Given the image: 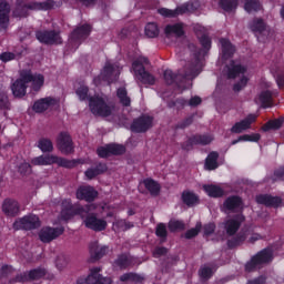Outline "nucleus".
I'll return each mask as SVG.
<instances>
[{"mask_svg":"<svg viewBox=\"0 0 284 284\" xmlns=\"http://www.w3.org/2000/svg\"><path fill=\"white\" fill-rule=\"evenodd\" d=\"M41 225L37 215H27L13 223L14 230H36Z\"/></svg>","mask_w":284,"mask_h":284,"instance_id":"9","label":"nucleus"},{"mask_svg":"<svg viewBox=\"0 0 284 284\" xmlns=\"http://www.w3.org/2000/svg\"><path fill=\"white\" fill-rule=\"evenodd\" d=\"M261 139L260 134H254V135H242L239 138V140H235L232 142V145H236L239 141H258Z\"/></svg>","mask_w":284,"mask_h":284,"instance_id":"46","label":"nucleus"},{"mask_svg":"<svg viewBox=\"0 0 284 284\" xmlns=\"http://www.w3.org/2000/svg\"><path fill=\"white\" fill-rule=\"evenodd\" d=\"M99 174H101V172L99 170H94V169H89L85 171V176L87 179H94V176H99Z\"/></svg>","mask_w":284,"mask_h":284,"instance_id":"56","label":"nucleus"},{"mask_svg":"<svg viewBox=\"0 0 284 284\" xmlns=\"http://www.w3.org/2000/svg\"><path fill=\"white\" fill-rule=\"evenodd\" d=\"M90 32H92V27H90V24H84L72 32L71 39L72 41L77 39H85V37L90 36Z\"/></svg>","mask_w":284,"mask_h":284,"instance_id":"27","label":"nucleus"},{"mask_svg":"<svg viewBox=\"0 0 284 284\" xmlns=\"http://www.w3.org/2000/svg\"><path fill=\"white\" fill-rule=\"evenodd\" d=\"M214 141L212 135H195L189 140L190 145H210Z\"/></svg>","mask_w":284,"mask_h":284,"instance_id":"29","label":"nucleus"},{"mask_svg":"<svg viewBox=\"0 0 284 284\" xmlns=\"http://www.w3.org/2000/svg\"><path fill=\"white\" fill-rule=\"evenodd\" d=\"M164 79H165L166 83H174V79H176V75H174V73H172V70H165Z\"/></svg>","mask_w":284,"mask_h":284,"instance_id":"55","label":"nucleus"},{"mask_svg":"<svg viewBox=\"0 0 284 284\" xmlns=\"http://www.w3.org/2000/svg\"><path fill=\"white\" fill-rule=\"evenodd\" d=\"M2 211L7 216H17V214H19V202L14 200H4Z\"/></svg>","mask_w":284,"mask_h":284,"instance_id":"21","label":"nucleus"},{"mask_svg":"<svg viewBox=\"0 0 284 284\" xmlns=\"http://www.w3.org/2000/svg\"><path fill=\"white\" fill-rule=\"evenodd\" d=\"M251 30H253V32H263V30H265V23L263 22V20L257 19L253 21Z\"/></svg>","mask_w":284,"mask_h":284,"instance_id":"45","label":"nucleus"},{"mask_svg":"<svg viewBox=\"0 0 284 284\" xmlns=\"http://www.w3.org/2000/svg\"><path fill=\"white\" fill-rule=\"evenodd\" d=\"M10 23V6L7 2H0V26L1 28H8Z\"/></svg>","mask_w":284,"mask_h":284,"instance_id":"23","label":"nucleus"},{"mask_svg":"<svg viewBox=\"0 0 284 284\" xmlns=\"http://www.w3.org/2000/svg\"><path fill=\"white\" fill-rule=\"evenodd\" d=\"M201 232V223H197L194 229L189 230L185 233V239H194Z\"/></svg>","mask_w":284,"mask_h":284,"instance_id":"48","label":"nucleus"},{"mask_svg":"<svg viewBox=\"0 0 284 284\" xmlns=\"http://www.w3.org/2000/svg\"><path fill=\"white\" fill-rule=\"evenodd\" d=\"M141 185H144V187L149 190L150 194L156 195L159 192H161V185H159V183L152 179L144 180Z\"/></svg>","mask_w":284,"mask_h":284,"instance_id":"31","label":"nucleus"},{"mask_svg":"<svg viewBox=\"0 0 284 284\" xmlns=\"http://www.w3.org/2000/svg\"><path fill=\"white\" fill-rule=\"evenodd\" d=\"M89 106L95 116H112L116 112V106L108 104L102 97L95 95L90 98Z\"/></svg>","mask_w":284,"mask_h":284,"instance_id":"3","label":"nucleus"},{"mask_svg":"<svg viewBox=\"0 0 284 284\" xmlns=\"http://www.w3.org/2000/svg\"><path fill=\"white\" fill-rule=\"evenodd\" d=\"M145 34L150 39H154V37H159V27L156 26V23L146 24Z\"/></svg>","mask_w":284,"mask_h":284,"instance_id":"39","label":"nucleus"},{"mask_svg":"<svg viewBox=\"0 0 284 284\" xmlns=\"http://www.w3.org/2000/svg\"><path fill=\"white\" fill-rule=\"evenodd\" d=\"M150 128H152V118L148 115L136 119L131 125L132 132H148Z\"/></svg>","mask_w":284,"mask_h":284,"instance_id":"14","label":"nucleus"},{"mask_svg":"<svg viewBox=\"0 0 284 284\" xmlns=\"http://www.w3.org/2000/svg\"><path fill=\"white\" fill-rule=\"evenodd\" d=\"M110 152L112 154H123L125 152V146L121 144H110Z\"/></svg>","mask_w":284,"mask_h":284,"instance_id":"47","label":"nucleus"},{"mask_svg":"<svg viewBox=\"0 0 284 284\" xmlns=\"http://www.w3.org/2000/svg\"><path fill=\"white\" fill-rule=\"evenodd\" d=\"M116 265L122 268L128 267L130 265V257H128V255L120 256L116 261Z\"/></svg>","mask_w":284,"mask_h":284,"instance_id":"51","label":"nucleus"},{"mask_svg":"<svg viewBox=\"0 0 284 284\" xmlns=\"http://www.w3.org/2000/svg\"><path fill=\"white\" fill-rule=\"evenodd\" d=\"M1 61L8 62L14 60V53L4 52L0 55Z\"/></svg>","mask_w":284,"mask_h":284,"instance_id":"59","label":"nucleus"},{"mask_svg":"<svg viewBox=\"0 0 284 284\" xmlns=\"http://www.w3.org/2000/svg\"><path fill=\"white\" fill-rule=\"evenodd\" d=\"M57 105V100L52 99V98H43L38 100L34 104H33V110L34 112L41 113V112H45V110H50V108Z\"/></svg>","mask_w":284,"mask_h":284,"instance_id":"18","label":"nucleus"},{"mask_svg":"<svg viewBox=\"0 0 284 284\" xmlns=\"http://www.w3.org/2000/svg\"><path fill=\"white\" fill-rule=\"evenodd\" d=\"M113 227H115V229L120 227V230L125 231V230H130V227H133V225L128 224L125 221L121 220L118 223H114Z\"/></svg>","mask_w":284,"mask_h":284,"instance_id":"54","label":"nucleus"},{"mask_svg":"<svg viewBox=\"0 0 284 284\" xmlns=\"http://www.w3.org/2000/svg\"><path fill=\"white\" fill-rule=\"evenodd\" d=\"M254 121H256V114H251L245 120L235 123L232 126L231 132L234 134H241V132H244V130H250V126L252 123H254Z\"/></svg>","mask_w":284,"mask_h":284,"instance_id":"16","label":"nucleus"},{"mask_svg":"<svg viewBox=\"0 0 284 284\" xmlns=\"http://www.w3.org/2000/svg\"><path fill=\"white\" fill-rule=\"evenodd\" d=\"M118 99L122 105H130L131 103L130 97H128V90H125V88L118 89Z\"/></svg>","mask_w":284,"mask_h":284,"instance_id":"38","label":"nucleus"},{"mask_svg":"<svg viewBox=\"0 0 284 284\" xmlns=\"http://www.w3.org/2000/svg\"><path fill=\"white\" fill-rule=\"evenodd\" d=\"M283 125V121L281 120H272L268 121L266 124L263 125L262 130L267 132L268 130H278Z\"/></svg>","mask_w":284,"mask_h":284,"instance_id":"40","label":"nucleus"},{"mask_svg":"<svg viewBox=\"0 0 284 284\" xmlns=\"http://www.w3.org/2000/svg\"><path fill=\"white\" fill-rule=\"evenodd\" d=\"M62 205L64 209L61 212V216L64 221H70L74 214H79L82 216L85 227L93 230L94 232H103V230L108 227V222H105V220L98 219L92 212H95V210L101 212L102 210V212H108L106 216H114V211H110V206L108 204L103 206L91 204L84 209H75L70 204V201H64Z\"/></svg>","mask_w":284,"mask_h":284,"instance_id":"1","label":"nucleus"},{"mask_svg":"<svg viewBox=\"0 0 284 284\" xmlns=\"http://www.w3.org/2000/svg\"><path fill=\"white\" fill-rule=\"evenodd\" d=\"M203 190L206 192L209 196H213L214 199L219 196H223V189L216 185H204Z\"/></svg>","mask_w":284,"mask_h":284,"instance_id":"33","label":"nucleus"},{"mask_svg":"<svg viewBox=\"0 0 284 284\" xmlns=\"http://www.w3.org/2000/svg\"><path fill=\"white\" fill-rule=\"evenodd\" d=\"M256 202L271 207H278V205H281V199L272 197L270 195H258Z\"/></svg>","mask_w":284,"mask_h":284,"instance_id":"25","label":"nucleus"},{"mask_svg":"<svg viewBox=\"0 0 284 284\" xmlns=\"http://www.w3.org/2000/svg\"><path fill=\"white\" fill-rule=\"evenodd\" d=\"M275 176H277V179H280L281 181H284V169L276 171Z\"/></svg>","mask_w":284,"mask_h":284,"instance_id":"64","label":"nucleus"},{"mask_svg":"<svg viewBox=\"0 0 284 284\" xmlns=\"http://www.w3.org/2000/svg\"><path fill=\"white\" fill-rule=\"evenodd\" d=\"M90 254L92 258L99 260L103 258L105 256V253L108 252L106 246H100L99 242H92L89 246Z\"/></svg>","mask_w":284,"mask_h":284,"instance_id":"22","label":"nucleus"},{"mask_svg":"<svg viewBox=\"0 0 284 284\" xmlns=\"http://www.w3.org/2000/svg\"><path fill=\"white\" fill-rule=\"evenodd\" d=\"M45 79L42 74H32L31 71H21L20 79L12 85V93L18 97H26V90L30 88L31 92H39L43 88Z\"/></svg>","mask_w":284,"mask_h":284,"instance_id":"2","label":"nucleus"},{"mask_svg":"<svg viewBox=\"0 0 284 284\" xmlns=\"http://www.w3.org/2000/svg\"><path fill=\"white\" fill-rule=\"evenodd\" d=\"M244 9L246 12H256L257 10H261V4L256 0H248L245 3Z\"/></svg>","mask_w":284,"mask_h":284,"instance_id":"43","label":"nucleus"},{"mask_svg":"<svg viewBox=\"0 0 284 284\" xmlns=\"http://www.w3.org/2000/svg\"><path fill=\"white\" fill-rule=\"evenodd\" d=\"M58 148L63 154H70L73 152L74 146L72 144V138L68 133H60L58 136Z\"/></svg>","mask_w":284,"mask_h":284,"instance_id":"13","label":"nucleus"},{"mask_svg":"<svg viewBox=\"0 0 284 284\" xmlns=\"http://www.w3.org/2000/svg\"><path fill=\"white\" fill-rule=\"evenodd\" d=\"M247 236H251L248 239L250 243H254V241H258V239H261V235L258 234H252L250 232H246L243 235H240L234 242L229 241V247H236V245H241V243H243V241H245Z\"/></svg>","mask_w":284,"mask_h":284,"instance_id":"26","label":"nucleus"},{"mask_svg":"<svg viewBox=\"0 0 284 284\" xmlns=\"http://www.w3.org/2000/svg\"><path fill=\"white\" fill-rule=\"evenodd\" d=\"M169 230L171 232H179V230H185V224L179 220H171L169 222Z\"/></svg>","mask_w":284,"mask_h":284,"instance_id":"42","label":"nucleus"},{"mask_svg":"<svg viewBox=\"0 0 284 284\" xmlns=\"http://www.w3.org/2000/svg\"><path fill=\"white\" fill-rule=\"evenodd\" d=\"M220 3L223 10H225L226 12L234 10L237 6L236 0H221Z\"/></svg>","mask_w":284,"mask_h":284,"instance_id":"44","label":"nucleus"},{"mask_svg":"<svg viewBox=\"0 0 284 284\" xmlns=\"http://www.w3.org/2000/svg\"><path fill=\"white\" fill-rule=\"evenodd\" d=\"M270 261H272V250L266 248L254 256L251 262L246 264L245 268L247 272H252V270H256V267H261V265L270 263Z\"/></svg>","mask_w":284,"mask_h":284,"instance_id":"8","label":"nucleus"},{"mask_svg":"<svg viewBox=\"0 0 284 284\" xmlns=\"http://www.w3.org/2000/svg\"><path fill=\"white\" fill-rule=\"evenodd\" d=\"M98 155L101 156V159H105L111 155L110 151V144L106 146H102L98 149Z\"/></svg>","mask_w":284,"mask_h":284,"instance_id":"52","label":"nucleus"},{"mask_svg":"<svg viewBox=\"0 0 284 284\" xmlns=\"http://www.w3.org/2000/svg\"><path fill=\"white\" fill-rule=\"evenodd\" d=\"M45 276V270L43 268H36L33 271H30L28 274H21L17 277V281L19 282H26V281H37L38 278H43Z\"/></svg>","mask_w":284,"mask_h":284,"instance_id":"20","label":"nucleus"},{"mask_svg":"<svg viewBox=\"0 0 284 284\" xmlns=\"http://www.w3.org/2000/svg\"><path fill=\"white\" fill-rule=\"evenodd\" d=\"M182 200L185 205H196V203H199V196L190 191H184L182 193Z\"/></svg>","mask_w":284,"mask_h":284,"instance_id":"34","label":"nucleus"},{"mask_svg":"<svg viewBox=\"0 0 284 284\" xmlns=\"http://www.w3.org/2000/svg\"><path fill=\"white\" fill-rule=\"evenodd\" d=\"M77 94L81 101H85L88 99V87H80L77 89Z\"/></svg>","mask_w":284,"mask_h":284,"instance_id":"53","label":"nucleus"},{"mask_svg":"<svg viewBox=\"0 0 284 284\" xmlns=\"http://www.w3.org/2000/svg\"><path fill=\"white\" fill-rule=\"evenodd\" d=\"M220 43L222 45V58L227 59L229 57L234 54V48L232 43H230L226 39H221Z\"/></svg>","mask_w":284,"mask_h":284,"instance_id":"32","label":"nucleus"},{"mask_svg":"<svg viewBox=\"0 0 284 284\" xmlns=\"http://www.w3.org/2000/svg\"><path fill=\"white\" fill-rule=\"evenodd\" d=\"M205 170H216L219 168V153L211 152L205 160Z\"/></svg>","mask_w":284,"mask_h":284,"instance_id":"30","label":"nucleus"},{"mask_svg":"<svg viewBox=\"0 0 284 284\" xmlns=\"http://www.w3.org/2000/svg\"><path fill=\"white\" fill-rule=\"evenodd\" d=\"M52 163H57L62 168H74L78 162L77 160L70 161L55 155H41L32 160V165H52Z\"/></svg>","mask_w":284,"mask_h":284,"instance_id":"6","label":"nucleus"},{"mask_svg":"<svg viewBox=\"0 0 284 284\" xmlns=\"http://www.w3.org/2000/svg\"><path fill=\"white\" fill-rule=\"evenodd\" d=\"M224 207L226 210L241 212V210H243V202L241 201V197L232 196L224 202Z\"/></svg>","mask_w":284,"mask_h":284,"instance_id":"24","label":"nucleus"},{"mask_svg":"<svg viewBox=\"0 0 284 284\" xmlns=\"http://www.w3.org/2000/svg\"><path fill=\"white\" fill-rule=\"evenodd\" d=\"M163 254H168V250L164 247L155 248V251L153 252L154 256H163Z\"/></svg>","mask_w":284,"mask_h":284,"instance_id":"61","label":"nucleus"},{"mask_svg":"<svg viewBox=\"0 0 284 284\" xmlns=\"http://www.w3.org/2000/svg\"><path fill=\"white\" fill-rule=\"evenodd\" d=\"M36 37L40 43H45L47 45L61 43V36L54 31H38Z\"/></svg>","mask_w":284,"mask_h":284,"instance_id":"10","label":"nucleus"},{"mask_svg":"<svg viewBox=\"0 0 284 284\" xmlns=\"http://www.w3.org/2000/svg\"><path fill=\"white\" fill-rule=\"evenodd\" d=\"M98 194L99 193L92 186H80L77 191V199L81 201H94Z\"/></svg>","mask_w":284,"mask_h":284,"instance_id":"15","label":"nucleus"},{"mask_svg":"<svg viewBox=\"0 0 284 284\" xmlns=\"http://www.w3.org/2000/svg\"><path fill=\"white\" fill-rule=\"evenodd\" d=\"M19 171L21 172V174H30V172H32V168L30 166L29 163L24 162L20 168Z\"/></svg>","mask_w":284,"mask_h":284,"instance_id":"57","label":"nucleus"},{"mask_svg":"<svg viewBox=\"0 0 284 284\" xmlns=\"http://www.w3.org/2000/svg\"><path fill=\"white\" fill-rule=\"evenodd\" d=\"M63 234V229L58 227V229H52V227H43L40 231V241L42 243H50V241H54V239H58V236H61Z\"/></svg>","mask_w":284,"mask_h":284,"instance_id":"12","label":"nucleus"},{"mask_svg":"<svg viewBox=\"0 0 284 284\" xmlns=\"http://www.w3.org/2000/svg\"><path fill=\"white\" fill-rule=\"evenodd\" d=\"M155 234L156 236H160V239H165V236H168V229L165 227V224H159L156 226Z\"/></svg>","mask_w":284,"mask_h":284,"instance_id":"50","label":"nucleus"},{"mask_svg":"<svg viewBox=\"0 0 284 284\" xmlns=\"http://www.w3.org/2000/svg\"><path fill=\"white\" fill-rule=\"evenodd\" d=\"M119 74H121V68L109 62L105 64L102 73L93 80V83L99 85V83H101V79L103 81H108V83H112V81H115V79L119 78Z\"/></svg>","mask_w":284,"mask_h":284,"instance_id":"7","label":"nucleus"},{"mask_svg":"<svg viewBox=\"0 0 284 284\" xmlns=\"http://www.w3.org/2000/svg\"><path fill=\"white\" fill-rule=\"evenodd\" d=\"M212 274H214V270L210 266H203L200 270L201 278H210V276H212Z\"/></svg>","mask_w":284,"mask_h":284,"instance_id":"49","label":"nucleus"},{"mask_svg":"<svg viewBox=\"0 0 284 284\" xmlns=\"http://www.w3.org/2000/svg\"><path fill=\"white\" fill-rule=\"evenodd\" d=\"M38 148H40L42 152H52V150H54V146L52 145V141L48 139L40 140Z\"/></svg>","mask_w":284,"mask_h":284,"instance_id":"41","label":"nucleus"},{"mask_svg":"<svg viewBox=\"0 0 284 284\" xmlns=\"http://www.w3.org/2000/svg\"><path fill=\"white\" fill-rule=\"evenodd\" d=\"M243 221H245V217L240 214L234 219L227 220L225 223V230L227 232V234H230V236L236 234V232H239V229L241 227V223H243Z\"/></svg>","mask_w":284,"mask_h":284,"instance_id":"17","label":"nucleus"},{"mask_svg":"<svg viewBox=\"0 0 284 284\" xmlns=\"http://www.w3.org/2000/svg\"><path fill=\"white\" fill-rule=\"evenodd\" d=\"M187 72L185 73V79H194V77H199L201 72V61H196L195 64L187 68Z\"/></svg>","mask_w":284,"mask_h":284,"instance_id":"36","label":"nucleus"},{"mask_svg":"<svg viewBox=\"0 0 284 284\" xmlns=\"http://www.w3.org/2000/svg\"><path fill=\"white\" fill-rule=\"evenodd\" d=\"M185 12H192V4H183L178 7L176 10L165 8L159 10V13L162 14V17H178V14H185Z\"/></svg>","mask_w":284,"mask_h":284,"instance_id":"19","label":"nucleus"},{"mask_svg":"<svg viewBox=\"0 0 284 284\" xmlns=\"http://www.w3.org/2000/svg\"><path fill=\"white\" fill-rule=\"evenodd\" d=\"M99 272H101V268L91 270V274L88 276V278L78 280V284H112V280L101 277Z\"/></svg>","mask_w":284,"mask_h":284,"instance_id":"11","label":"nucleus"},{"mask_svg":"<svg viewBox=\"0 0 284 284\" xmlns=\"http://www.w3.org/2000/svg\"><path fill=\"white\" fill-rule=\"evenodd\" d=\"M136 278H139V276H136V274H134V273H126V274H124L120 277V280L123 281V282H125V281H136Z\"/></svg>","mask_w":284,"mask_h":284,"instance_id":"58","label":"nucleus"},{"mask_svg":"<svg viewBox=\"0 0 284 284\" xmlns=\"http://www.w3.org/2000/svg\"><path fill=\"white\" fill-rule=\"evenodd\" d=\"M201 43H202V45L204 47V48H210V45H211V41H210V38H207V37H202V39H201Z\"/></svg>","mask_w":284,"mask_h":284,"instance_id":"63","label":"nucleus"},{"mask_svg":"<svg viewBox=\"0 0 284 284\" xmlns=\"http://www.w3.org/2000/svg\"><path fill=\"white\" fill-rule=\"evenodd\" d=\"M215 227L216 226L214 224H212V223L206 224L204 226V234H205V236H210V234H212V232H214Z\"/></svg>","mask_w":284,"mask_h":284,"instance_id":"60","label":"nucleus"},{"mask_svg":"<svg viewBox=\"0 0 284 284\" xmlns=\"http://www.w3.org/2000/svg\"><path fill=\"white\" fill-rule=\"evenodd\" d=\"M165 33L166 34H175V37H182L183 26L182 24L168 26L165 28Z\"/></svg>","mask_w":284,"mask_h":284,"instance_id":"37","label":"nucleus"},{"mask_svg":"<svg viewBox=\"0 0 284 284\" xmlns=\"http://www.w3.org/2000/svg\"><path fill=\"white\" fill-rule=\"evenodd\" d=\"M189 105H201V98L199 97H193L190 102Z\"/></svg>","mask_w":284,"mask_h":284,"instance_id":"62","label":"nucleus"},{"mask_svg":"<svg viewBox=\"0 0 284 284\" xmlns=\"http://www.w3.org/2000/svg\"><path fill=\"white\" fill-rule=\"evenodd\" d=\"M255 103L262 108H272V92L263 91L256 99Z\"/></svg>","mask_w":284,"mask_h":284,"instance_id":"28","label":"nucleus"},{"mask_svg":"<svg viewBox=\"0 0 284 284\" xmlns=\"http://www.w3.org/2000/svg\"><path fill=\"white\" fill-rule=\"evenodd\" d=\"M29 10H50L54 8V2L53 1H47V2H33L28 6Z\"/></svg>","mask_w":284,"mask_h":284,"instance_id":"35","label":"nucleus"},{"mask_svg":"<svg viewBox=\"0 0 284 284\" xmlns=\"http://www.w3.org/2000/svg\"><path fill=\"white\" fill-rule=\"evenodd\" d=\"M149 61L145 57H139L132 64V70L135 74V79L145 85H154L155 79L152 74L145 71L144 65H148Z\"/></svg>","mask_w":284,"mask_h":284,"instance_id":"5","label":"nucleus"},{"mask_svg":"<svg viewBox=\"0 0 284 284\" xmlns=\"http://www.w3.org/2000/svg\"><path fill=\"white\" fill-rule=\"evenodd\" d=\"M245 72H247V69L245 67L241 65V62L239 61H230V64L227 65V77L229 79H236V77H240V82L234 85L233 90L235 92H240V90H243L247 85V77H245Z\"/></svg>","mask_w":284,"mask_h":284,"instance_id":"4","label":"nucleus"}]
</instances>
